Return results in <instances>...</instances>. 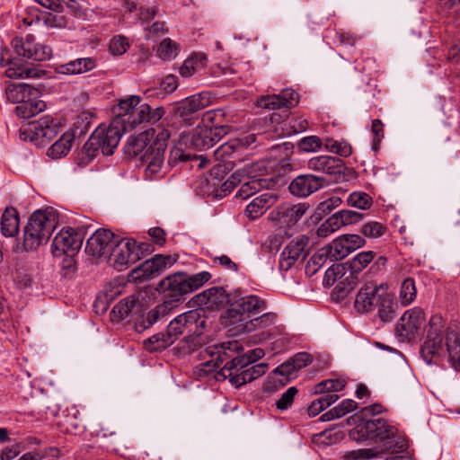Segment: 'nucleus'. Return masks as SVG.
I'll list each match as a JSON object with an SVG mask.
<instances>
[{
    "mask_svg": "<svg viewBox=\"0 0 460 460\" xmlns=\"http://www.w3.org/2000/svg\"><path fill=\"white\" fill-rule=\"evenodd\" d=\"M134 238H124L118 235L111 249L108 263L117 271H124L139 261L137 252H134Z\"/></svg>",
    "mask_w": 460,
    "mask_h": 460,
    "instance_id": "obj_17",
    "label": "nucleus"
},
{
    "mask_svg": "<svg viewBox=\"0 0 460 460\" xmlns=\"http://www.w3.org/2000/svg\"><path fill=\"white\" fill-rule=\"evenodd\" d=\"M308 208L309 204L305 202L298 203L288 208H278L270 213V218L286 224L290 227L295 226L302 218Z\"/></svg>",
    "mask_w": 460,
    "mask_h": 460,
    "instance_id": "obj_31",
    "label": "nucleus"
},
{
    "mask_svg": "<svg viewBox=\"0 0 460 460\" xmlns=\"http://www.w3.org/2000/svg\"><path fill=\"white\" fill-rule=\"evenodd\" d=\"M338 260H342L349 253L366 244V240L359 234H342L331 243Z\"/></svg>",
    "mask_w": 460,
    "mask_h": 460,
    "instance_id": "obj_29",
    "label": "nucleus"
},
{
    "mask_svg": "<svg viewBox=\"0 0 460 460\" xmlns=\"http://www.w3.org/2000/svg\"><path fill=\"white\" fill-rule=\"evenodd\" d=\"M211 93L208 92L190 95L175 102L170 113L181 125L192 126L199 119V111L211 104Z\"/></svg>",
    "mask_w": 460,
    "mask_h": 460,
    "instance_id": "obj_12",
    "label": "nucleus"
},
{
    "mask_svg": "<svg viewBox=\"0 0 460 460\" xmlns=\"http://www.w3.org/2000/svg\"><path fill=\"white\" fill-rule=\"evenodd\" d=\"M173 310L164 301L155 305L153 309L148 311L146 314L140 313V317L134 323V329L137 332L141 333L144 331L151 328L162 317L166 316Z\"/></svg>",
    "mask_w": 460,
    "mask_h": 460,
    "instance_id": "obj_30",
    "label": "nucleus"
},
{
    "mask_svg": "<svg viewBox=\"0 0 460 460\" xmlns=\"http://www.w3.org/2000/svg\"><path fill=\"white\" fill-rule=\"evenodd\" d=\"M235 165L233 164L232 161H228L227 163L219 162L212 166L209 170L208 177L206 179V181L208 185L213 187L212 191L217 192V196H224L222 192L221 184H223L226 181V176L231 172Z\"/></svg>",
    "mask_w": 460,
    "mask_h": 460,
    "instance_id": "obj_36",
    "label": "nucleus"
},
{
    "mask_svg": "<svg viewBox=\"0 0 460 460\" xmlns=\"http://www.w3.org/2000/svg\"><path fill=\"white\" fill-rule=\"evenodd\" d=\"M155 129H146L137 135H132L123 146V153L128 158L139 155L142 165H146V174L153 179L159 176L164 162L167 142L171 137L167 129L162 128L155 137Z\"/></svg>",
    "mask_w": 460,
    "mask_h": 460,
    "instance_id": "obj_3",
    "label": "nucleus"
},
{
    "mask_svg": "<svg viewBox=\"0 0 460 460\" xmlns=\"http://www.w3.org/2000/svg\"><path fill=\"white\" fill-rule=\"evenodd\" d=\"M277 196L270 192H265L254 198L244 210V215L250 220L261 217L277 201Z\"/></svg>",
    "mask_w": 460,
    "mask_h": 460,
    "instance_id": "obj_34",
    "label": "nucleus"
},
{
    "mask_svg": "<svg viewBox=\"0 0 460 460\" xmlns=\"http://www.w3.org/2000/svg\"><path fill=\"white\" fill-rule=\"evenodd\" d=\"M386 230L387 227L384 224L376 221H370L362 226L360 232L366 237L378 238L385 234Z\"/></svg>",
    "mask_w": 460,
    "mask_h": 460,
    "instance_id": "obj_63",
    "label": "nucleus"
},
{
    "mask_svg": "<svg viewBox=\"0 0 460 460\" xmlns=\"http://www.w3.org/2000/svg\"><path fill=\"white\" fill-rule=\"evenodd\" d=\"M323 142L318 136H308L301 138L297 144L298 153L317 152L322 149Z\"/></svg>",
    "mask_w": 460,
    "mask_h": 460,
    "instance_id": "obj_58",
    "label": "nucleus"
},
{
    "mask_svg": "<svg viewBox=\"0 0 460 460\" xmlns=\"http://www.w3.org/2000/svg\"><path fill=\"white\" fill-rule=\"evenodd\" d=\"M382 291V285L379 287L366 284L358 291L354 307L359 313H368L375 309L376 300Z\"/></svg>",
    "mask_w": 460,
    "mask_h": 460,
    "instance_id": "obj_32",
    "label": "nucleus"
},
{
    "mask_svg": "<svg viewBox=\"0 0 460 460\" xmlns=\"http://www.w3.org/2000/svg\"><path fill=\"white\" fill-rule=\"evenodd\" d=\"M307 168L329 175L343 174L347 169L342 159L331 155H318L310 158L307 162Z\"/></svg>",
    "mask_w": 460,
    "mask_h": 460,
    "instance_id": "obj_27",
    "label": "nucleus"
},
{
    "mask_svg": "<svg viewBox=\"0 0 460 460\" xmlns=\"http://www.w3.org/2000/svg\"><path fill=\"white\" fill-rule=\"evenodd\" d=\"M12 46L18 56L38 62L49 60L52 56L51 48L36 42L32 34H28L25 38H14Z\"/></svg>",
    "mask_w": 460,
    "mask_h": 460,
    "instance_id": "obj_19",
    "label": "nucleus"
},
{
    "mask_svg": "<svg viewBox=\"0 0 460 460\" xmlns=\"http://www.w3.org/2000/svg\"><path fill=\"white\" fill-rule=\"evenodd\" d=\"M327 260L331 261H339L336 254L333 252V248L331 243L319 249L309 260L306 265V270H310L313 267L312 273H315L321 267H323Z\"/></svg>",
    "mask_w": 460,
    "mask_h": 460,
    "instance_id": "obj_44",
    "label": "nucleus"
},
{
    "mask_svg": "<svg viewBox=\"0 0 460 460\" xmlns=\"http://www.w3.org/2000/svg\"><path fill=\"white\" fill-rule=\"evenodd\" d=\"M46 243L47 242L43 241L42 237L24 227L22 242L16 244L14 251L17 252H34L37 251L40 246Z\"/></svg>",
    "mask_w": 460,
    "mask_h": 460,
    "instance_id": "obj_48",
    "label": "nucleus"
},
{
    "mask_svg": "<svg viewBox=\"0 0 460 460\" xmlns=\"http://www.w3.org/2000/svg\"><path fill=\"white\" fill-rule=\"evenodd\" d=\"M117 237L118 235L110 229L96 230L86 242V254L94 260L104 259L108 261Z\"/></svg>",
    "mask_w": 460,
    "mask_h": 460,
    "instance_id": "obj_18",
    "label": "nucleus"
},
{
    "mask_svg": "<svg viewBox=\"0 0 460 460\" xmlns=\"http://www.w3.org/2000/svg\"><path fill=\"white\" fill-rule=\"evenodd\" d=\"M376 253L373 251L361 252L347 261L349 275L339 281L332 292V298L336 301L343 300L357 287L363 270L374 260Z\"/></svg>",
    "mask_w": 460,
    "mask_h": 460,
    "instance_id": "obj_10",
    "label": "nucleus"
},
{
    "mask_svg": "<svg viewBox=\"0 0 460 460\" xmlns=\"http://www.w3.org/2000/svg\"><path fill=\"white\" fill-rule=\"evenodd\" d=\"M444 333L445 325L442 317L439 315L431 316L426 339L420 347L421 357L428 364L433 363L443 352Z\"/></svg>",
    "mask_w": 460,
    "mask_h": 460,
    "instance_id": "obj_13",
    "label": "nucleus"
},
{
    "mask_svg": "<svg viewBox=\"0 0 460 460\" xmlns=\"http://www.w3.org/2000/svg\"><path fill=\"white\" fill-rule=\"evenodd\" d=\"M324 147L327 151L336 154L341 157H349L352 154V147L347 141H337L327 137L324 141Z\"/></svg>",
    "mask_w": 460,
    "mask_h": 460,
    "instance_id": "obj_54",
    "label": "nucleus"
},
{
    "mask_svg": "<svg viewBox=\"0 0 460 460\" xmlns=\"http://www.w3.org/2000/svg\"><path fill=\"white\" fill-rule=\"evenodd\" d=\"M255 139L256 137L253 134L230 139L215 151V157L222 163L232 161L234 165H236L238 163H250L246 153L248 147L255 142Z\"/></svg>",
    "mask_w": 460,
    "mask_h": 460,
    "instance_id": "obj_15",
    "label": "nucleus"
},
{
    "mask_svg": "<svg viewBox=\"0 0 460 460\" xmlns=\"http://www.w3.org/2000/svg\"><path fill=\"white\" fill-rule=\"evenodd\" d=\"M178 87V77L173 75H168L160 83L159 88H150L145 92L146 97L164 98L167 94L172 93Z\"/></svg>",
    "mask_w": 460,
    "mask_h": 460,
    "instance_id": "obj_46",
    "label": "nucleus"
},
{
    "mask_svg": "<svg viewBox=\"0 0 460 460\" xmlns=\"http://www.w3.org/2000/svg\"><path fill=\"white\" fill-rule=\"evenodd\" d=\"M425 313L420 307L407 310L396 325L397 337L402 341H411L415 339L419 330L423 324Z\"/></svg>",
    "mask_w": 460,
    "mask_h": 460,
    "instance_id": "obj_21",
    "label": "nucleus"
},
{
    "mask_svg": "<svg viewBox=\"0 0 460 460\" xmlns=\"http://www.w3.org/2000/svg\"><path fill=\"white\" fill-rule=\"evenodd\" d=\"M354 428L349 431L350 439L368 442L376 448H362L349 452L351 460H364L376 457L379 453L400 454L408 448V440L398 434V429L384 418L351 420Z\"/></svg>",
    "mask_w": 460,
    "mask_h": 460,
    "instance_id": "obj_1",
    "label": "nucleus"
},
{
    "mask_svg": "<svg viewBox=\"0 0 460 460\" xmlns=\"http://www.w3.org/2000/svg\"><path fill=\"white\" fill-rule=\"evenodd\" d=\"M208 271L189 274L185 271H176L161 279L155 290L170 307L177 308L194 291L203 287L211 279Z\"/></svg>",
    "mask_w": 460,
    "mask_h": 460,
    "instance_id": "obj_6",
    "label": "nucleus"
},
{
    "mask_svg": "<svg viewBox=\"0 0 460 460\" xmlns=\"http://www.w3.org/2000/svg\"><path fill=\"white\" fill-rule=\"evenodd\" d=\"M268 369V364L266 363H258L256 365H250L247 367L246 371H243L241 377H234V383H236L237 385H244L247 383H251L258 377L263 376Z\"/></svg>",
    "mask_w": 460,
    "mask_h": 460,
    "instance_id": "obj_50",
    "label": "nucleus"
},
{
    "mask_svg": "<svg viewBox=\"0 0 460 460\" xmlns=\"http://www.w3.org/2000/svg\"><path fill=\"white\" fill-rule=\"evenodd\" d=\"M93 116L88 112H83L77 116L75 121L74 122L73 128L68 131L75 134V138L76 137H81L84 136L92 124V119Z\"/></svg>",
    "mask_w": 460,
    "mask_h": 460,
    "instance_id": "obj_57",
    "label": "nucleus"
},
{
    "mask_svg": "<svg viewBox=\"0 0 460 460\" xmlns=\"http://www.w3.org/2000/svg\"><path fill=\"white\" fill-rule=\"evenodd\" d=\"M347 385V381L343 378L325 379L316 384L313 388L314 394L322 393H335L341 391Z\"/></svg>",
    "mask_w": 460,
    "mask_h": 460,
    "instance_id": "obj_53",
    "label": "nucleus"
},
{
    "mask_svg": "<svg viewBox=\"0 0 460 460\" xmlns=\"http://www.w3.org/2000/svg\"><path fill=\"white\" fill-rule=\"evenodd\" d=\"M327 185L323 176L313 173H301L296 175L288 184V192L296 198L305 199L317 192Z\"/></svg>",
    "mask_w": 460,
    "mask_h": 460,
    "instance_id": "obj_20",
    "label": "nucleus"
},
{
    "mask_svg": "<svg viewBox=\"0 0 460 460\" xmlns=\"http://www.w3.org/2000/svg\"><path fill=\"white\" fill-rule=\"evenodd\" d=\"M309 237L302 234L290 241L284 248L279 258V270L288 271L301 259H305L309 252Z\"/></svg>",
    "mask_w": 460,
    "mask_h": 460,
    "instance_id": "obj_23",
    "label": "nucleus"
},
{
    "mask_svg": "<svg viewBox=\"0 0 460 460\" xmlns=\"http://www.w3.org/2000/svg\"><path fill=\"white\" fill-rule=\"evenodd\" d=\"M349 275L348 262L333 263L325 271L323 284L333 285L337 280L342 281Z\"/></svg>",
    "mask_w": 460,
    "mask_h": 460,
    "instance_id": "obj_49",
    "label": "nucleus"
},
{
    "mask_svg": "<svg viewBox=\"0 0 460 460\" xmlns=\"http://www.w3.org/2000/svg\"><path fill=\"white\" fill-rule=\"evenodd\" d=\"M229 311L220 317L222 324L230 328L236 334L250 332L256 328H267L275 323V313H265L260 315L266 307L264 299L256 295L245 296L236 301Z\"/></svg>",
    "mask_w": 460,
    "mask_h": 460,
    "instance_id": "obj_4",
    "label": "nucleus"
},
{
    "mask_svg": "<svg viewBox=\"0 0 460 460\" xmlns=\"http://www.w3.org/2000/svg\"><path fill=\"white\" fill-rule=\"evenodd\" d=\"M202 121L210 124L216 129L223 128L222 134L226 136L232 129L233 116L226 108L207 111L202 115Z\"/></svg>",
    "mask_w": 460,
    "mask_h": 460,
    "instance_id": "obj_33",
    "label": "nucleus"
},
{
    "mask_svg": "<svg viewBox=\"0 0 460 460\" xmlns=\"http://www.w3.org/2000/svg\"><path fill=\"white\" fill-rule=\"evenodd\" d=\"M9 54V50L2 49L0 66H8L5 75L9 78H39L45 74L43 70L29 67L21 64L18 58H5V55Z\"/></svg>",
    "mask_w": 460,
    "mask_h": 460,
    "instance_id": "obj_26",
    "label": "nucleus"
},
{
    "mask_svg": "<svg viewBox=\"0 0 460 460\" xmlns=\"http://www.w3.org/2000/svg\"><path fill=\"white\" fill-rule=\"evenodd\" d=\"M207 57L203 53H194L187 58L180 67V75L182 77H190L205 67Z\"/></svg>",
    "mask_w": 460,
    "mask_h": 460,
    "instance_id": "obj_47",
    "label": "nucleus"
},
{
    "mask_svg": "<svg viewBox=\"0 0 460 460\" xmlns=\"http://www.w3.org/2000/svg\"><path fill=\"white\" fill-rule=\"evenodd\" d=\"M195 158L190 154H186L181 147L174 146L171 149L168 157V165L170 167L176 166L180 162H188Z\"/></svg>",
    "mask_w": 460,
    "mask_h": 460,
    "instance_id": "obj_64",
    "label": "nucleus"
},
{
    "mask_svg": "<svg viewBox=\"0 0 460 460\" xmlns=\"http://www.w3.org/2000/svg\"><path fill=\"white\" fill-rule=\"evenodd\" d=\"M445 339L448 361L456 371H460V334L454 331H447Z\"/></svg>",
    "mask_w": 460,
    "mask_h": 460,
    "instance_id": "obj_42",
    "label": "nucleus"
},
{
    "mask_svg": "<svg viewBox=\"0 0 460 460\" xmlns=\"http://www.w3.org/2000/svg\"><path fill=\"white\" fill-rule=\"evenodd\" d=\"M257 102L263 109L288 111L299 103V93L293 89H283L279 94L261 96Z\"/></svg>",
    "mask_w": 460,
    "mask_h": 460,
    "instance_id": "obj_24",
    "label": "nucleus"
},
{
    "mask_svg": "<svg viewBox=\"0 0 460 460\" xmlns=\"http://www.w3.org/2000/svg\"><path fill=\"white\" fill-rule=\"evenodd\" d=\"M46 107L45 102L40 100V92L34 91L32 99L22 102L20 105L15 107L14 112L19 118L27 119L44 111Z\"/></svg>",
    "mask_w": 460,
    "mask_h": 460,
    "instance_id": "obj_37",
    "label": "nucleus"
},
{
    "mask_svg": "<svg viewBox=\"0 0 460 460\" xmlns=\"http://www.w3.org/2000/svg\"><path fill=\"white\" fill-rule=\"evenodd\" d=\"M144 305L139 295L133 294L120 299L112 308L110 318L112 323H119L129 314H140Z\"/></svg>",
    "mask_w": 460,
    "mask_h": 460,
    "instance_id": "obj_28",
    "label": "nucleus"
},
{
    "mask_svg": "<svg viewBox=\"0 0 460 460\" xmlns=\"http://www.w3.org/2000/svg\"><path fill=\"white\" fill-rule=\"evenodd\" d=\"M113 124L118 125L120 130L126 132L132 130L143 122L155 123L160 120L165 113L163 107L153 108L148 103H140V97L131 95L127 99L120 100L113 108Z\"/></svg>",
    "mask_w": 460,
    "mask_h": 460,
    "instance_id": "obj_7",
    "label": "nucleus"
},
{
    "mask_svg": "<svg viewBox=\"0 0 460 460\" xmlns=\"http://www.w3.org/2000/svg\"><path fill=\"white\" fill-rule=\"evenodd\" d=\"M1 234L4 237H14L19 233L20 215L13 207H7L1 217Z\"/></svg>",
    "mask_w": 460,
    "mask_h": 460,
    "instance_id": "obj_39",
    "label": "nucleus"
},
{
    "mask_svg": "<svg viewBox=\"0 0 460 460\" xmlns=\"http://www.w3.org/2000/svg\"><path fill=\"white\" fill-rule=\"evenodd\" d=\"M417 295V289L415 281L412 278H406L401 284L399 299L400 303L403 306H407L411 304Z\"/></svg>",
    "mask_w": 460,
    "mask_h": 460,
    "instance_id": "obj_52",
    "label": "nucleus"
},
{
    "mask_svg": "<svg viewBox=\"0 0 460 460\" xmlns=\"http://www.w3.org/2000/svg\"><path fill=\"white\" fill-rule=\"evenodd\" d=\"M347 204L349 206L366 210L371 208L373 199L366 192L354 191L349 195Z\"/></svg>",
    "mask_w": 460,
    "mask_h": 460,
    "instance_id": "obj_56",
    "label": "nucleus"
},
{
    "mask_svg": "<svg viewBox=\"0 0 460 460\" xmlns=\"http://www.w3.org/2000/svg\"><path fill=\"white\" fill-rule=\"evenodd\" d=\"M96 66L93 58H80L58 67V72L64 75H79L93 70Z\"/></svg>",
    "mask_w": 460,
    "mask_h": 460,
    "instance_id": "obj_41",
    "label": "nucleus"
},
{
    "mask_svg": "<svg viewBox=\"0 0 460 460\" xmlns=\"http://www.w3.org/2000/svg\"><path fill=\"white\" fill-rule=\"evenodd\" d=\"M83 243V238L71 227L63 228L53 239L51 249L55 257L75 255Z\"/></svg>",
    "mask_w": 460,
    "mask_h": 460,
    "instance_id": "obj_22",
    "label": "nucleus"
},
{
    "mask_svg": "<svg viewBox=\"0 0 460 460\" xmlns=\"http://www.w3.org/2000/svg\"><path fill=\"white\" fill-rule=\"evenodd\" d=\"M74 139L75 134L70 131H66L60 138L49 148L48 155L54 159L66 156L72 147Z\"/></svg>",
    "mask_w": 460,
    "mask_h": 460,
    "instance_id": "obj_45",
    "label": "nucleus"
},
{
    "mask_svg": "<svg viewBox=\"0 0 460 460\" xmlns=\"http://www.w3.org/2000/svg\"><path fill=\"white\" fill-rule=\"evenodd\" d=\"M377 315L383 322H390L395 317L397 302L394 296L387 292V288L382 286V291L376 300Z\"/></svg>",
    "mask_w": 460,
    "mask_h": 460,
    "instance_id": "obj_38",
    "label": "nucleus"
},
{
    "mask_svg": "<svg viewBox=\"0 0 460 460\" xmlns=\"http://www.w3.org/2000/svg\"><path fill=\"white\" fill-rule=\"evenodd\" d=\"M332 216L337 217L340 228L343 226L356 224L364 217V214L349 209H341Z\"/></svg>",
    "mask_w": 460,
    "mask_h": 460,
    "instance_id": "obj_61",
    "label": "nucleus"
},
{
    "mask_svg": "<svg viewBox=\"0 0 460 460\" xmlns=\"http://www.w3.org/2000/svg\"><path fill=\"white\" fill-rule=\"evenodd\" d=\"M263 171H266L264 162L244 164L243 167L238 168L221 184L224 196L230 193L237 184H240L245 179L247 181L241 185L236 193V197L242 199H248L261 189L274 188L278 184V177L269 173L264 174Z\"/></svg>",
    "mask_w": 460,
    "mask_h": 460,
    "instance_id": "obj_5",
    "label": "nucleus"
},
{
    "mask_svg": "<svg viewBox=\"0 0 460 460\" xmlns=\"http://www.w3.org/2000/svg\"><path fill=\"white\" fill-rule=\"evenodd\" d=\"M206 319L199 309H193L177 315L166 327L168 336L175 342L183 334L190 335L199 332V328H205Z\"/></svg>",
    "mask_w": 460,
    "mask_h": 460,
    "instance_id": "obj_14",
    "label": "nucleus"
},
{
    "mask_svg": "<svg viewBox=\"0 0 460 460\" xmlns=\"http://www.w3.org/2000/svg\"><path fill=\"white\" fill-rule=\"evenodd\" d=\"M243 297L240 288L227 292L223 287H211L192 296L189 303L192 306L209 310H221L228 306L226 311H229L236 301Z\"/></svg>",
    "mask_w": 460,
    "mask_h": 460,
    "instance_id": "obj_9",
    "label": "nucleus"
},
{
    "mask_svg": "<svg viewBox=\"0 0 460 460\" xmlns=\"http://www.w3.org/2000/svg\"><path fill=\"white\" fill-rule=\"evenodd\" d=\"M28 86L27 84H10L5 90L7 101L20 105L24 101Z\"/></svg>",
    "mask_w": 460,
    "mask_h": 460,
    "instance_id": "obj_60",
    "label": "nucleus"
},
{
    "mask_svg": "<svg viewBox=\"0 0 460 460\" xmlns=\"http://www.w3.org/2000/svg\"><path fill=\"white\" fill-rule=\"evenodd\" d=\"M288 382V378L282 377L279 373L272 370L263 383L262 390L265 393H274L284 387Z\"/></svg>",
    "mask_w": 460,
    "mask_h": 460,
    "instance_id": "obj_59",
    "label": "nucleus"
},
{
    "mask_svg": "<svg viewBox=\"0 0 460 460\" xmlns=\"http://www.w3.org/2000/svg\"><path fill=\"white\" fill-rule=\"evenodd\" d=\"M173 343L174 341L171 336H168V332L165 330V332L155 333L148 339H146L143 341V347L146 351L155 353L162 352Z\"/></svg>",
    "mask_w": 460,
    "mask_h": 460,
    "instance_id": "obj_43",
    "label": "nucleus"
},
{
    "mask_svg": "<svg viewBox=\"0 0 460 460\" xmlns=\"http://www.w3.org/2000/svg\"><path fill=\"white\" fill-rule=\"evenodd\" d=\"M243 345L237 341H229L208 346L199 354V358L209 357L210 359L201 364L200 372L205 376L215 371L214 377L217 382L226 379L234 388H240L234 383V377H241L243 371L247 370L251 359L246 355H241Z\"/></svg>",
    "mask_w": 460,
    "mask_h": 460,
    "instance_id": "obj_2",
    "label": "nucleus"
},
{
    "mask_svg": "<svg viewBox=\"0 0 460 460\" xmlns=\"http://www.w3.org/2000/svg\"><path fill=\"white\" fill-rule=\"evenodd\" d=\"M59 125L50 116L23 124L20 128V138L29 141L37 147H43L57 137Z\"/></svg>",
    "mask_w": 460,
    "mask_h": 460,
    "instance_id": "obj_11",
    "label": "nucleus"
},
{
    "mask_svg": "<svg viewBox=\"0 0 460 460\" xmlns=\"http://www.w3.org/2000/svg\"><path fill=\"white\" fill-rule=\"evenodd\" d=\"M162 272L163 270L155 255L153 258L145 261L139 266L131 270L128 279L136 283H142L145 280L155 278Z\"/></svg>",
    "mask_w": 460,
    "mask_h": 460,
    "instance_id": "obj_35",
    "label": "nucleus"
},
{
    "mask_svg": "<svg viewBox=\"0 0 460 460\" xmlns=\"http://www.w3.org/2000/svg\"><path fill=\"white\" fill-rule=\"evenodd\" d=\"M341 203V199L339 197H331L327 199L326 200L319 203L311 218L315 221L321 220L323 217L330 214L332 209L340 206Z\"/></svg>",
    "mask_w": 460,
    "mask_h": 460,
    "instance_id": "obj_55",
    "label": "nucleus"
},
{
    "mask_svg": "<svg viewBox=\"0 0 460 460\" xmlns=\"http://www.w3.org/2000/svg\"><path fill=\"white\" fill-rule=\"evenodd\" d=\"M203 329L204 328H199V332L185 335L181 341L178 350L182 356L191 355L199 350L207 343V338L202 332Z\"/></svg>",
    "mask_w": 460,
    "mask_h": 460,
    "instance_id": "obj_40",
    "label": "nucleus"
},
{
    "mask_svg": "<svg viewBox=\"0 0 460 460\" xmlns=\"http://www.w3.org/2000/svg\"><path fill=\"white\" fill-rule=\"evenodd\" d=\"M130 44L127 37L124 35L114 36L109 45V50L113 56H121L127 52Z\"/></svg>",
    "mask_w": 460,
    "mask_h": 460,
    "instance_id": "obj_62",
    "label": "nucleus"
},
{
    "mask_svg": "<svg viewBox=\"0 0 460 460\" xmlns=\"http://www.w3.org/2000/svg\"><path fill=\"white\" fill-rule=\"evenodd\" d=\"M121 136L122 131L118 125L113 124V119L109 127L99 126L75 155V164L80 167L88 165L98 155L99 151L104 155H111L117 148Z\"/></svg>",
    "mask_w": 460,
    "mask_h": 460,
    "instance_id": "obj_8",
    "label": "nucleus"
},
{
    "mask_svg": "<svg viewBox=\"0 0 460 460\" xmlns=\"http://www.w3.org/2000/svg\"><path fill=\"white\" fill-rule=\"evenodd\" d=\"M387 411L386 408L381 403H373L371 405L363 407L360 411L347 419V423L351 425V420H360L367 419H377V415Z\"/></svg>",
    "mask_w": 460,
    "mask_h": 460,
    "instance_id": "obj_51",
    "label": "nucleus"
},
{
    "mask_svg": "<svg viewBox=\"0 0 460 460\" xmlns=\"http://www.w3.org/2000/svg\"><path fill=\"white\" fill-rule=\"evenodd\" d=\"M223 128L216 129L209 125L198 126L193 131L190 145L198 151L209 149L218 143L225 135Z\"/></svg>",
    "mask_w": 460,
    "mask_h": 460,
    "instance_id": "obj_25",
    "label": "nucleus"
},
{
    "mask_svg": "<svg viewBox=\"0 0 460 460\" xmlns=\"http://www.w3.org/2000/svg\"><path fill=\"white\" fill-rule=\"evenodd\" d=\"M58 210L52 207L37 209L30 216L24 227L40 235L43 241L48 243L58 226Z\"/></svg>",
    "mask_w": 460,
    "mask_h": 460,
    "instance_id": "obj_16",
    "label": "nucleus"
}]
</instances>
